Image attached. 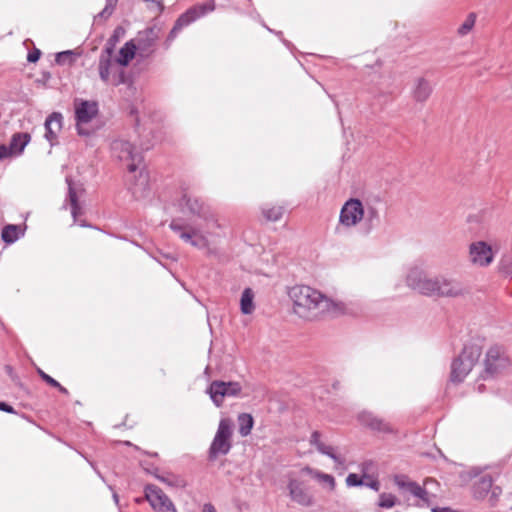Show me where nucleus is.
<instances>
[{
    "instance_id": "29",
    "label": "nucleus",
    "mask_w": 512,
    "mask_h": 512,
    "mask_svg": "<svg viewBox=\"0 0 512 512\" xmlns=\"http://www.w3.org/2000/svg\"><path fill=\"white\" fill-rule=\"evenodd\" d=\"M137 47L135 41L130 40L120 49L119 57L116 59L117 64L120 66H127L129 62L137 55Z\"/></svg>"
},
{
    "instance_id": "17",
    "label": "nucleus",
    "mask_w": 512,
    "mask_h": 512,
    "mask_svg": "<svg viewBox=\"0 0 512 512\" xmlns=\"http://www.w3.org/2000/svg\"><path fill=\"white\" fill-rule=\"evenodd\" d=\"M364 217V206L358 199L348 200L340 211L339 221L346 227L356 226Z\"/></svg>"
},
{
    "instance_id": "18",
    "label": "nucleus",
    "mask_w": 512,
    "mask_h": 512,
    "mask_svg": "<svg viewBox=\"0 0 512 512\" xmlns=\"http://www.w3.org/2000/svg\"><path fill=\"white\" fill-rule=\"evenodd\" d=\"M468 293L467 287L460 281L438 277L437 297H461Z\"/></svg>"
},
{
    "instance_id": "50",
    "label": "nucleus",
    "mask_w": 512,
    "mask_h": 512,
    "mask_svg": "<svg viewBox=\"0 0 512 512\" xmlns=\"http://www.w3.org/2000/svg\"><path fill=\"white\" fill-rule=\"evenodd\" d=\"M202 512H217V511L211 503H206L203 505Z\"/></svg>"
},
{
    "instance_id": "3",
    "label": "nucleus",
    "mask_w": 512,
    "mask_h": 512,
    "mask_svg": "<svg viewBox=\"0 0 512 512\" xmlns=\"http://www.w3.org/2000/svg\"><path fill=\"white\" fill-rule=\"evenodd\" d=\"M76 129L79 135L89 136L96 130L91 122L98 114V103L95 101L75 99Z\"/></svg>"
},
{
    "instance_id": "24",
    "label": "nucleus",
    "mask_w": 512,
    "mask_h": 512,
    "mask_svg": "<svg viewBox=\"0 0 512 512\" xmlns=\"http://www.w3.org/2000/svg\"><path fill=\"white\" fill-rule=\"evenodd\" d=\"M363 220L364 223L362 226V231L367 235L380 224V213L378 209L372 205L367 204L364 208Z\"/></svg>"
},
{
    "instance_id": "22",
    "label": "nucleus",
    "mask_w": 512,
    "mask_h": 512,
    "mask_svg": "<svg viewBox=\"0 0 512 512\" xmlns=\"http://www.w3.org/2000/svg\"><path fill=\"white\" fill-rule=\"evenodd\" d=\"M62 119L61 113L54 112L45 120V138L52 146L57 142L58 133L62 128Z\"/></svg>"
},
{
    "instance_id": "36",
    "label": "nucleus",
    "mask_w": 512,
    "mask_h": 512,
    "mask_svg": "<svg viewBox=\"0 0 512 512\" xmlns=\"http://www.w3.org/2000/svg\"><path fill=\"white\" fill-rule=\"evenodd\" d=\"M55 61L58 65L71 66L75 62V53L72 50L59 52L56 54Z\"/></svg>"
},
{
    "instance_id": "51",
    "label": "nucleus",
    "mask_w": 512,
    "mask_h": 512,
    "mask_svg": "<svg viewBox=\"0 0 512 512\" xmlns=\"http://www.w3.org/2000/svg\"><path fill=\"white\" fill-rule=\"evenodd\" d=\"M121 28L118 27L114 31V35L109 39V42L115 43L118 40V33L120 32Z\"/></svg>"
},
{
    "instance_id": "13",
    "label": "nucleus",
    "mask_w": 512,
    "mask_h": 512,
    "mask_svg": "<svg viewBox=\"0 0 512 512\" xmlns=\"http://www.w3.org/2000/svg\"><path fill=\"white\" fill-rule=\"evenodd\" d=\"M509 365V358L504 351L497 346L491 347L486 353L483 377H494L507 369Z\"/></svg>"
},
{
    "instance_id": "1",
    "label": "nucleus",
    "mask_w": 512,
    "mask_h": 512,
    "mask_svg": "<svg viewBox=\"0 0 512 512\" xmlns=\"http://www.w3.org/2000/svg\"><path fill=\"white\" fill-rule=\"evenodd\" d=\"M288 295L293 302V311L299 317L312 320L330 311L332 302L319 291L305 285L290 288Z\"/></svg>"
},
{
    "instance_id": "15",
    "label": "nucleus",
    "mask_w": 512,
    "mask_h": 512,
    "mask_svg": "<svg viewBox=\"0 0 512 512\" xmlns=\"http://www.w3.org/2000/svg\"><path fill=\"white\" fill-rule=\"evenodd\" d=\"M170 228L179 234V237L192 246L202 249L208 246V240L203 232L191 225H182L176 220L170 223Z\"/></svg>"
},
{
    "instance_id": "47",
    "label": "nucleus",
    "mask_w": 512,
    "mask_h": 512,
    "mask_svg": "<svg viewBox=\"0 0 512 512\" xmlns=\"http://www.w3.org/2000/svg\"><path fill=\"white\" fill-rule=\"evenodd\" d=\"M501 272L506 276V277H512V261L509 262V263H503L501 265Z\"/></svg>"
},
{
    "instance_id": "2",
    "label": "nucleus",
    "mask_w": 512,
    "mask_h": 512,
    "mask_svg": "<svg viewBox=\"0 0 512 512\" xmlns=\"http://www.w3.org/2000/svg\"><path fill=\"white\" fill-rule=\"evenodd\" d=\"M482 349L477 344H467L460 355L451 364L450 379L452 382H462L478 362Z\"/></svg>"
},
{
    "instance_id": "16",
    "label": "nucleus",
    "mask_w": 512,
    "mask_h": 512,
    "mask_svg": "<svg viewBox=\"0 0 512 512\" xmlns=\"http://www.w3.org/2000/svg\"><path fill=\"white\" fill-rule=\"evenodd\" d=\"M145 498L155 512H177L171 499L156 485H147Z\"/></svg>"
},
{
    "instance_id": "26",
    "label": "nucleus",
    "mask_w": 512,
    "mask_h": 512,
    "mask_svg": "<svg viewBox=\"0 0 512 512\" xmlns=\"http://www.w3.org/2000/svg\"><path fill=\"white\" fill-rule=\"evenodd\" d=\"M30 140L31 136L29 133L18 132L13 134L9 143L13 156L21 155Z\"/></svg>"
},
{
    "instance_id": "14",
    "label": "nucleus",
    "mask_w": 512,
    "mask_h": 512,
    "mask_svg": "<svg viewBox=\"0 0 512 512\" xmlns=\"http://www.w3.org/2000/svg\"><path fill=\"white\" fill-rule=\"evenodd\" d=\"M178 205L181 212L185 214L198 216L206 222L215 221L214 215L210 208L198 197L184 193L179 200Z\"/></svg>"
},
{
    "instance_id": "8",
    "label": "nucleus",
    "mask_w": 512,
    "mask_h": 512,
    "mask_svg": "<svg viewBox=\"0 0 512 512\" xmlns=\"http://www.w3.org/2000/svg\"><path fill=\"white\" fill-rule=\"evenodd\" d=\"M394 482L403 493H409L416 497L418 499V504L421 502L422 505L430 506L432 502L431 497H435V494L428 490L429 484L436 483V480L434 479L427 478L424 481L423 487L403 475L395 476Z\"/></svg>"
},
{
    "instance_id": "31",
    "label": "nucleus",
    "mask_w": 512,
    "mask_h": 512,
    "mask_svg": "<svg viewBox=\"0 0 512 512\" xmlns=\"http://www.w3.org/2000/svg\"><path fill=\"white\" fill-rule=\"evenodd\" d=\"M240 309L243 314H251L254 311V292L251 288L244 289L240 299Z\"/></svg>"
},
{
    "instance_id": "20",
    "label": "nucleus",
    "mask_w": 512,
    "mask_h": 512,
    "mask_svg": "<svg viewBox=\"0 0 512 512\" xmlns=\"http://www.w3.org/2000/svg\"><path fill=\"white\" fill-rule=\"evenodd\" d=\"M469 254L471 261L480 266H487L493 260L491 247L483 241L472 243Z\"/></svg>"
},
{
    "instance_id": "25",
    "label": "nucleus",
    "mask_w": 512,
    "mask_h": 512,
    "mask_svg": "<svg viewBox=\"0 0 512 512\" xmlns=\"http://www.w3.org/2000/svg\"><path fill=\"white\" fill-rule=\"evenodd\" d=\"M320 437L321 434L318 431H314L310 438V444L315 446L320 453L325 454L333 459L335 463L342 464L343 461L338 455L335 454L334 448L332 446L325 445L320 440Z\"/></svg>"
},
{
    "instance_id": "37",
    "label": "nucleus",
    "mask_w": 512,
    "mask_h": 512,
    "mask_svg": "<svg viewBox=\"0 0 512 512\" xmlns=\"http://www.w3.org/2000/svg\"><path fill=\"white\" fill-rule=\"evenodd\" d=\"M17 236V226L15 225H7L2 230V239L6 243H13Z\"/></svg>"
},
{
    "instance_id": "28",
    "label": "nucleus",
    "mask_w": 512,
    "mask_h": 512,
    "mask_svg": "<svg viewBox=\"0 0 512 512\" xmlns=\"http://www.w3.org/2000/svg\"><path fill=\"white\" fill-rule=\"evenodd\" d=\"M304 472L311 475L314 479H316L322 485L328 487V489L330 491H333L335 489L336 482H335V478L332 475L323 473L318 470H314L310 467L303 468L301 470V473H304Z\"/></svg>"
},
{
    "instance_id": "23",
    "label": "nucleus",
    "mask_w": 512,
    "mask_h": 512,
    "mask_svg": "<svg viewBox=\"0 0 512 512\" xmlns=\"http://www.w3.org/2000/svg\"><path fill=\"white\" fill-rule=\"evenodd\" d=\"M433 92V86L429 80L424 77L415 79L412 90V97L416 102L424 103L428 100Z\"/></svg>"
},
{
    "instance_id": "38",
    "label": "nucleus",
    "mask_w": 512,
    "mask_h": 512,
    "mask_svg": "<svg viewBox=\"0 0 512 512\" xmlns=\"http://www.w3.org/2000/svg\"><path fill=\"white\" fill-rule=\"evenodd\" d=\"M396 504V497L390 493H381L378 506L381 508H392Z\"/></svg>"
},
{
    "instance_id": "7",
    "label": "nucleus",
    "mask_w": 512,
    "mask_h": 512,
    "mask_svg": "<svg viewBox=\"0 0 512 512\" xmlns=\"http://www.w3.org/2000/svg\"><path fill=\"white\" fill-rule=\"evenodd\" d=\"M394 482L403 493H409L416 497L418 499V504L421 502L422 505L430 506L432 502L431 497H435V494L428 490L429 484L436 483V480L434 479L427 478L424 481L423 487L403 475L395 476Z\"/></svg>"
},
{
    "instance_id": "39",
    "label": "nucleus",
    "mask_w": 512,
    "mask_h": 512,
    "mask_svg": "<svg viewBox=\"0 0 512 512\" xmlns=\"http://www.w3.org/2000/svg\"><path fill=\"white\" fill-rule=\"evenodd\" d=\"M111 84L118 86L120 84H125L127 82V76L124 70L119 69L118 71L113 72V76L111 79Z\"/></svg>"
},
{
    "instance_id": "44",
    "label": "nucleus",
    "mask_w": 512,
    "mask_h": 512,
    "mask_svg": "<svg viewBox=\"0 0 512 512\" xmlns=\"http://www.w3.org/2000/svg\"><path fill=\"white\" fill-rule=\"evenodd\" d=\"M9 157H13L9 145H0V160H4Z\"/></svg>"
},
{
    "instance_id": "45",
    "label": "nucleus",
    "mask_w": 512,
    "mask_h": 512,
    "mask_svg": "<svg viewBox=\"0 0 512 512\" xmlns=\"http://www.w3.org/2000/svg\"><path fill=\"white\" fill-rule=\"evenodd\" d=\"M114 8L115 7L112 6L111 4L106 3V6L104 7V9L98 14V17H101V18L110 17L114 11Z\"/></svg>"
},
{
    "instance_id": "46",
    "label": "nucleus",
    "mask_w": 512,
    "mask_h": 512,
    "mask_svg": "<svg viewBox=\"0 0 512 512\" xmlns=\"http://www.w3.org/2000/svg\"><path fill=\"white\" fill-rule=\"evenodd\" d=\"M41 52L39 49H34L33 51L28 53L27 60L31 63H35L39 60Z\"/></svg>"
},
{
    "instance_id": "19",
    "label": "nucleus",
    "mask_w": 512,
    "mask_h": 512,
    "mask_svg": "<svg viewBox=\"0 0 512 512\" xmlns=\"http://www.w3.org/2000/svg\"><path fill=\"white\" fill-rule=\"evenodd\" d=\"M473 478H475L472 485L473 496L476 499L485 498L490 489L492 488L493 478L489 473L478 472L476 469H473L469 472Z\"/></svg>"
},
{
    "instance_id": "34",
    "label": "nucleus",
    "mask_w": 512,
    "mask_h": 512,
    "mask_svg": "<svg viewBox=\"0 0 512 512\" xmlns=\"http://www.w3.org/2000/svg\"><path fill=\"white\" fill-rule=\"evenodd\" d=\"M284 213L282 206H273L271 208H263L262 214L268 221H278Z\"/></svg>"
},
{
    "instance_id": "32",
    "label": "nucleus",
    "mask_w": 512,
    "mask_h": 512,
    "mask_svg": "<svg viewBox=\"0 0 512 512\" xmlns=\"http://www.w3.org/2000/svg\"><path fill=\"white\" fill-rule=\"evenodd\" d=\"M238 426H239V434L243 437L248 436L251 433V430L254 425V419L251 414L241 413L237 418Z\"/></svg>"
},
{
    "instance_id": "42",
    "label": "nucleus",
    "mask_w": 512,
    "mask_h": 512,
    "mask_svg": "<svg viewBox=\"0 0 512 512\" xmlns=\"http://www.w3.org/2000/svg\"><path fill=\"white\" fill-rule=\"evenodd\" d=\"M38 374L40 375L42 380L45 381L48 385H50L54 388L59 386L58 381H56L54 378H52L51 376H49L48 374L43 372L41 369H38Z\"/></svg>"
},
{
    "instance_id": "43",
    "label": "nucleus",
    "mask_w": 512,
    "mask_h": 512,
    "mask_svg": "<svg viewBox=\"0 0 512 512\" xmlns=\"http://www.w3.org/2000/svg\"><path fill=\"white\" fill-rule=\"evenodd\" d=\"M114 45L115 43L113 42H109L107 43L105 49L101 52L100 56L99 57H105V56H108V59H112V54H113V50H114Z\"/></svg>"
},
{
    "instance_id": "53",
    "label": "nucleus",
    "mask_w": 512,
    "mask_h": 512,
    "mask_svg": "<svg viewBox=\"0 0 512 512\" xmlns=\"http://www.w3.org/2000/svg\"><path fill=\"white\" fill-rule=\"evenodd\" d=\"M117 2H118V0H106L107 4H111L114 7L116 6Z\"/></svg>"
},
{
    "instance_id": "27",
    "label": "nucleus",
    "mask_w": 512,
    "mask_h": 512,
    "mask_svg": "<svg viewBox=\"0 0 512 512\" xmlns=\"http://www.w3.org/2000/svg\"><path fill=\"white\" fill-rule=\"evenodd\" d=\"M68 183V195L66 198V202L69 203L71 207V214L73 216L74 221L76 222L78 216L82 215V209L79 205L78 194L75 188L73 187L72 181L66 179Z\"/></svg>"
},
{
    "instance_id": "55",
    "label": "nucleus",
    "mask_w": 512,
    "mask_h": 512,
    "mask_svg": "<svg viewBox=\"0 0 512 512\" xmlns=\"http://www.w3.org/2000/svg\"><path fill=\"white\" fill-rule=\"evenodd\" d=\"M161 480L164 481V482H167L168 484H172L171 482H169L168 480H166L165 478L161 477Z\"/></svg>"
},
{
    "instance_id": "48",
    "label": "nucleus",
    "mask_w": 512,
    "mask_h": 512,
    "mask_svg": "<svg viewBox=\"0 0 512 512\" xmlns=\"http://www.w3.org/2000/svg\"><path fill=\"white\" fill-rule=\"evenodd\" d=\"M365 486L375 490V491H379L380 489V483L378 480H369V481H365L364 480V484Z\"/></svg>"
},
{
    "instance_id": "10",
    "label": "nucleus",
    "mask_w": 512,
    "mask_h": 512,
    "mask_svg": "<svg viewBox=\"0 0 512 512\" xmlns=\"http://www.w3.org/2000/svg\"><path fill=\"white\" fill-rule=\"evenodd\" d=\"M241 391L242 386L239 382H225L220 380L213 381L207 389V393L217 407L222 406L226 397L240 396Z\"/></svg>"
},
{
    "instance_id": "33",
    "label": "nucleus",
    "mask_w": 512,
    "mask_h": 512,
    "mask_svg": "<svg viewBox=\"0 0 512 512\" xmlns=\"http://www.w3.org/2000/svg\"><path fill=\"white\" fill-rule=\"evenodd\" d=\"M147 185H148L147 175L141 171L139 174L137 183H135L134 186L131 188L133 195L136 198L144 197Z\"/></svg>"
},
{
    "instance_id": "12",
    "label": "nucleus",
    "mask_w": 512,
    "mask_h": 512,
    "mask_svg": "<svg viewBox=\"0 0 512 512\" xmlns=\"http://www.w3.org/2000/svg\"><path fill=\"white\" fill-rule=\"evenodd\" d=\"M407 285L426 296H437L438 277L429 278L423 271L412 269L406 278Z\"/></svg>"
},
{
    "instance_id": "6",
    "label": "nucleus",
    "mask_w": 512,
    "mask_h": 512,
    "mask_svg": "<svg viewBox=\"0 0 512 512\" xmlns=\"http://www.w3.org/2000/svg\"><path fill=\"white\" fill-rule=\"evenodd\" d=\"M215 9V2L213 0L205 3L196 4L181 14L176 20L173 28L171 29L167 42L173 41L177 34L184 28L195 22L197 19L205 16L207 13L212 12Z\"/></svg>"
},
{
    "instance_id": "49",
    "label": "nucleus",
    "mask_w": 512,
    "mask_h": 512,
    "mask_svg": "<svg viewBox=\"0 0 512 512\" xmlns=\"http://www.w3.org/2000/svg\"><path fill=\"white\" fill-rule=\"evenodd\" d=\"M0 410L7 413H14V408L5 402H0Z\"/></svg>"
},
{
    "instance_id": "9",
    "label": "nucleus",
    "mask_w": 512,
    "mask_h": 512,
    "mask_svg": "<svg viewBox=\"0 0 512 512\" xmlns=\"http://www.w3.org/2000/svg\"><path fill=\"white\" fill-rule=\"evenodd\" d=\"M111 151L114 157L127 163L129 172H135L143 161L142 153L127 140H114Z\"/></svg>"
},
{
    "instance_id": "21",
    "label": "nucleus",
    "mask_w": 512,
    "mask_h": 512,
    "mask_svg": "<svg viewBox=\"0 0 512 512\" xmlns=\"http://www.w3.org/2000/svg\"><path fill=\"white\" fill-rule=\"evenodd\" d=\"M359 420L363 425L369 427L374 431L382 433L393 432L391 425L386 420L377 417L371 412H362L359 415Z\"/></svg>"
},
{
    "instance_id": "35",
    "label": "nucleus",
    "mask_w": 512,
    "mask_h": 512,
    "mask_svg": "<svg viewBox=\"0 0 512 512\" xmlns=\"http://www.w3.org/2000/svg\"><path fill=\"white\" fill-rule=\"evenodd\" d=\"M475 21H476L475 13H470L467 16V18L465 19V21L458 28V30H457L458 35L459 36L467 35L474 27Z\"/></svg>"
},
{
    "instance_id": "40",
    "label": "nucleus",
    "mask_w": 512,
    "mask_h": 512,
    "mask_svg": "<svg viewBox=\"0 0 512 512\" xmlns=\"http://www.w3.org/2000/svg\"><path fill=\"white\" fill-rule=\"evenodd\" d=\"M346 484L349 487L361 486L364 484V479L360 478L355 473H350L346 478Z\"/></svg>"
},
{
    "instance_id": "5",
    "label": "nucleus",
    "mask_w": 512,
    "mask_h": 512,
    "mask_svg": "<svg viewBox=\"0 0 512 512\" xmlns=\"http://www.w3.org/2000/svg\"><path fill=\"white\" fill-rule=\"evenodd\" d=\"M286 478L287 490L290 499L303 507L313 506L315 498L311 493L308 484L302 479V477L295 472H289L286 475Z\"/></svg>"
},
{
    "instance_id": "11",
    "label": "nucleus",
    "mask_w": 512,
    "mask_h": 512,
    "mask_svg": "<svg viewBox=\"0 0 512 512\" xmlns=\"http://www.w3.org/2000/svg\"><path fill=\"white\" fill-rule=\"evenodd\" d=\"M160 37V29L157 27H149L137 34L135 39V47H137V56L146 59L151 57L156 51L157 41Z\"/></svg>"
},
{
    "instance_id": "52",
    "label": "nucleus",
    "mask_w": 512,
    "mask_h": 512,
    "mask_svg": "<svg viewBox=\"0 0 512 512\" xmlns=\"http://www.w3.org/2000/svg\"><path fill=\"white\" fill-rule=\"evenodd\" d=\"M56 388H57V389H58L62 394H65V395H67V394H68V390H67L65 387H63L60 383H59V386H58V387H56Z\"/></svg>"
},
{
    "instance_id": "4",
    "label": "nucleus",
    "mask_w": 512,
    "mask_h": 512,
    "mask_svg": "<svg viewBox=\"0 0 512 512\" xmlns=\"http://www.w3.org/2000/svg\"><path fill=\"white\" fill-rule=\"evenodd\" d=\"M233 422L229 418L220 420L217 432L209 448V459L215 460L219 455H226L232 447Z\"/></svg>"
},
{
    "instance_id": "30",
    "label": "nucleus",
    "mask_w": 512,
    "mask_h": 512,
    "mask_svg": "<svg viewBox=\"0 0 512 512\" xmlns=\"http://www.w3.org/2000/svg\"><path fill=\"white\" fill-rule=\"evenodd\" d=\"M114 68L112 59H108V56L99 57L98 71L100 79L108 84L111 83V72Z\"/></svg>"
},
{
    "instance_id": "56",
    "label": "nucleus",
    "mask_w": 512,
    "mask_h": 512,
    "mask_svg": "<svg viewBox=\"0 0 512 512\" xmlns=\"http://www.w3.org/2000/svg\"><path fill=\"white\" fill-rule=\"evenodd\" d=\"M437 485H438V483L436 482L435 484H429V485H428V487H429V486H430V487H433V486H437Z\"/></svg>"
},
{
    "instance_id": "41",
    "label": "nucleus",
    "mask_w": 512,
    "mask_h": 512,
    "mask_svg": "<svg viewBox=\"0 0 512 512\" xmlns=\"http://www.w3.org/2000/svg\"><path fill=\"white\" fill-rule=\"evenodd\" d=\"M489 492H490L489 501H490L491 505L493 506L498 502V499H499L500 495L502 494V489L499 486L492 485V488L490 489Z\"/></svg>"
},
{
    "instance_id": "54",
    "label": "nucleus",
    "mask_w": 512,
    "mask_h": 512,
    "mask_svg": "<svg viewBox=\"0 0 512 512\" xmlns=\"http://www.w3.org/2000/svg\"><path fill=\"white\" fill-rule=\"evenodd\" d=\"M113 498H114L115 502L117 503V502H118V495H117V494H114V495H113Z\"/></svg>"
}]
</instances>
